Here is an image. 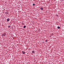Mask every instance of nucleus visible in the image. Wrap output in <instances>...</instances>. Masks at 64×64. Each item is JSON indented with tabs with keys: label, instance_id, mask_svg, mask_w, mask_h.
Wrapping results in <instances>:
<instances>
[{
	"label": "nucleus",
	"instance_id": "f257e3e1",
	"mask_svg": "<svg viewBox=\"0 0 64 64\" xmlns=\"http://www.w3.org/2000/svg\"><path fill=\"white\" fill-rule=\"evenodd\" d=\"M6 36V34H2V36Z\"/></svg>",
	"mask_w": 64,
	"mask_h": 64
},
{
	"label": "nucleus",
	"instance_id": "f03ea898",
	"mask_svg": "<svg viewBox=\"0 0 64 64\" xmlns=\"http://www.w3.org/2000/svg\"><path fill=\"white\" fill-rule=\"evenodd\" d=\"M7 22H8V21H9V18H8L7 20Z\"/></svg>",
	"mask_w": 64,
	"mask_h": 64
},
{
	"label": "nucleus",
	"instance_id": "7ed1b4c3",
	"mask_svg": "<svg viewBox=\"0 0 64 64\" xmlns=\"http://www.w3.org/2000/svg\"><path fill=\"white\" fill-rule=\"evenodd\" d=\"M6 14H9V13H8V12H6Z\"/></svg>",
	"mask_w": 64,
	"mask_h": 64
},
{
	"label": "nucleus",
	"instance_id": "20e7f679",
	"mask_svg": "<svg viewBox=\"0 0 64 64\" xmlns=\"http://www.w3.org/2000/svg\"><path fill=\"white\" fill-rule=\"evenodd\" d=\"M32 53H34L35 52V51H34H34H32Z\"/></svg>",
	"mask_w": 64,
	"mask_h": 64
},
{
	"label": "nucleus",
	"instance_id": "39448f33",
	"mask_svg": "<svg viewBox=\"0 0 64 64\" xmlns=\"http://www.w3.org/2000/svg\"><path fill=\"white\" fill-rule=\"evenodd\" d=\"M40 10H43V8H40Z\"/></svg>",
	"mask_w": 64,
	"mask_h": 64
},
{
	"label": "nucleus",
	"instance_id": "423d86ee",
	"mask_svg": "<svg viewBox=\"0 0 64 64\" xmlns=\"http://www.w3.org/2000/svg\"><path fill=\"white\" fill-rule=\"evenodd\" d=\"M8 26V28H9V27H11V26Z\"/></svg>",
	"mask_w": 64,
	"mask_h": 64
},
{
	"label": "nucleus",
	"instance_id": "0eeeda50",
	"mask_svg": "<svg viewBox=\"0 0 64 64\" xmlns=\"http://www.w3.org/2000/svg\"><path fill=\"white\" fill-rule=\"evenodd\" d=\"M58 29H60V26H58Z\"/></svg>",
	"mask_w": 64,
	"mask_h": 64
},
{
	"label": "nucleus",
	"instance_id": "6e6552de",
	"mask_svg": "<svg viewBox=\"0 0 64 64\" xmlns=\"http://www.w3.org/2000/svg\"><path fill=\"white\" fill-rule=\"evenodd\" d=\"M45 42H48V40H45Z\"/></svg>",
	"mask_w": 64,
	"mask_h": 64
},
{
	"label": "nucleus",
	"instance_id": "1a4fd4ad",
	"mask_svg": "<svg viewBox=\"0 0 64 64\" xmlns=\"http://www.w3.org/2000/svg\"><path fill=\"white\" fill-rule=\"evenodd\" d=\"M32 5H33V6H35V4H33Z\"/></svg>",
	"mask_w": 64,
	"mask_h": 64
},
{
	"label": "nucleus",
	"instance_id": "9d476101",
	"mask_svg": "<svg viewBox=\"0 0 64 64\" xmlns=\"http://www.w3.org/2000/svg\"><path fill=\"white\" fill-rule=\"evenodd\" d=\"M24 28H26V26H24Z\"/></svg>",
	"mask_w": 64,
	"mask_h": 64
},
{
	"label": "nucleus",
	"instance_id": "9b49d317",
	"mask_svg": "<svg viewBox=\"0 0 64 64\" xmlns=\"http://www.w3.org/2000/svg\"><path fill=\"white\" fill-rule=\"evenodd\" d=\"M23 52V51H22V53H23V54H25V52Z\"/></svg>",
	"mask_w": 64,
	"mask_h": 64
},
{
	"label": "nucleus",
	"instance_id": "f8f14e48",
	"mask_svg": "<svg viewBox=\"0 0 64 64\" xmlns=\"http://www.w3.org/2000/svg\"><path fill=\"white\" fill-rule=\"evenodd\" d=\"M22 25H24V23H22Z\"/></svg>",
	"mask_w": 64,
	"mask_h": 64
},
{
	"label": "nucleus",
	"instance_id": "ddd939ff",
	"mask_svg": "<svg viewBox=\"0 0 64 64\" xmlns=\"http://www.w3.org/2000/svg\"><path fill=\"white\" fill-rule=\"evenodd\" d=\"M56 16H58V15L57 14V15H56Z\"/></svg>",
	"mask_w": 64,
	"mask_h": 64
},
{
	"label": "nucleus",
	"instance_id": "4468645a",
	"mask_svg": "<svg viewBox=\"0 0 64 64\" xmlns=\"http://www.w3.org/2000/svg\"><path fill=\"white\" fill-rule=\"evenodd\" d=\"M62 0V1H63V0Z\"/></svg>",
	"mask_w": 64,
	"mask_h": 64
}]
</instances>
